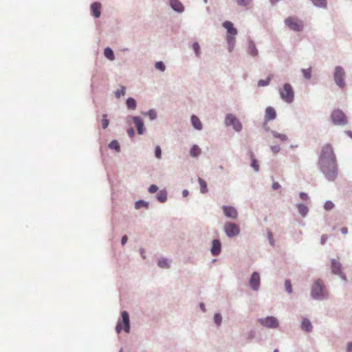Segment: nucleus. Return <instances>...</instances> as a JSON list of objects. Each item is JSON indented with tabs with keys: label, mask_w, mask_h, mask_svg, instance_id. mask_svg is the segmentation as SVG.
<instances>
[{
	"label": "nucleus",
	"mask_w": 352,
	"mask_h": 352,
	"mask_svg": "<svg viewBox=\"0 0 352 352\" xmlns=\"http://www.w3.org/2000/svg\"><path fill=\"white\" fill-rule=\"evenodd\" d=\"M318 166L320 170L329 181H333L338 175V165L336 160H318Z\"/></svg>",
	"instance_id": "f257e3e1"
},
{
	"label": "nucleus",
	"mask_w": 352,
	"mask_h": 352,
	"mask_svg": "<svg viewBox=\"0 0 352 352\" xmlns=\"http://www.w3.org/2000/svg\"><path fill=\"white\" fill-rule=\"evenodd\" d=\"M223 26L227 30L226 41L228 44L229 51L231 52L234 47L237 30L234 28L233 23L229 21L223 22Z\"/></svg>",
	"instance_id": "f03ea898"
},
{
	"label": "nucleus",
	"mask_w": 352,
	"mask_h": 352,
	"mask_svg": "<svg viewBox=\"0 0 352 352\" xmlns=\"http://www.w3.org/2000/svg\"><path fill=\"white\" fill-rule=\"evenodd\" d=\"M311 296L315 299L327 298L328 294L321 280H316L311 287Z\"/></svg>",
	"instance_id": "7ed1b4c3"
},
{
	"label": "nucleus",
	"mask_w": 352,
	"mask_h": 352,
	"mask_svg": "<svg viewBox=\"0 0 352 352\" xmlns=\"http://www.w3.org/2000/svg\"><path fill=\"white\" fill-rule=\"evenodd\" d=\"M285 25L292 30L300 32L302 30L303 23L295 16H289L285 20Z\"/></svg>",
	"instance_id": "20e7f679"
},
{
	"label": "nucleus",
	"mask_w": 352,
	"mask_h": 352,
	"mask_svg": "<svg viewBox=\"0 0 352 352\" xmlns=\"http://www.w3.org/2000/svg\"><path fill=\"white\" fill-rule=\"evenodd\" d=\"M281 98L287 103H291L294 100V93L293 89L289 83H285L279 91Z\"/></svg>",
	"instance_id": "39448f33"
},
{
	"label": "nucleus",
	"mask_w": 352,
	"mask_h": 352,
	"mask_svg": "<svg viewBox=\"0 0 352 352\" xmlns=\"http://www.w3.org/2000/svg\"><path fill=\"white\" fill-rule=\"evenodd\" d=\"M122 321L118 322L116 326V331L119 333L122 330L126 333H129L130 330L129 316V314L124 311L121 314Z\"/></svg>",
	"instance_id": "423d86ee"
},
{
	"label": "nucleus",
	"mask_w": 352,
	"mask_h": 352,
	"mask_svg": "<svg viewBox=\"0 0 352 352\" xmlns=\"http://www.w3.org/2000/svg\"><path fill=\"white\" fill-rule=\"evenodd\" d=\"M318 160H325V161L328 160H336L333 147L331 144H327L322 147Z\"/></svg>",
	"instance_id": "0eeeda50"
},
{
	"label": "nucleus",
	"mask_w": 352,
	"mask_h": 352,
	"mask_svg": "<svg viewBox=\"0 0 352 352\" xmlns=\"http://www.w3.org/2000/svg\"><path fill=\"white\" fill-rule=\"evenodd\" d=\"M331 118L333 124L336 125H344L347 123L346 117L340 109L334 110L331 113Z\"/></svg>",
	"instance_id": "6e6552de"
},
{
	"label": "nucleus",
	"mask_w": 352,
	"mask_h": 352,
	"mask_svg": "<svg viewBox=\"0 0 352 352\" xmlns=\"http://www.w3.org/2000/svg\"><path fill=\"white\" fill-rule=\"evenodd\" d=\"M225 123L227 126H232L236 131H240L242 129V124L239 120L232 114H228Z\"/></svg>",
	"instance_id": "1a4fd4ad"
},
{
	"label": "nucleus",
	"mask_w": 352,
	"mask_h": 352,
	"mask_svg": "<svg viewBox=\"0 0 352 352\" xmlns=\"http://www.w3.org/2000/svg\"><path fill=\"white\" fill-rule=\"evenodd\" d=\"M345 72L342 67L338 66L335 69L334 73V80L338 86L340 88H343L345 85L344 82V77Z\"/></svg>",
	"instance_id": "9d476101"
},
{
	"label": "nucleus",
	"mask_w": 352,
	"mask_h": 352,
	"mask_svg": "<svg viewBox=\"0 0 352 352\" xmlns=\"http://www.w3.org/2000/svg\"><path fill=\"white\" fill-rule=\"evenodd\" d=\"M224 231L228 236L232 237L239 234L240 228L236 223L228 222L224 225Z\"/></svg>",
	"instance_id": "9b49d317"
},
{
	"label": "nucleus",
	"mask_w": 352,
	"mask_h": 352,
	"mask_svg": "<svg viewBox=\"0 0 352 352\" xmlns=\"http://www.w3.org/2000/svg\"><path fill=\"white\" fill-rule=\"evenodd\" d=\"M258 322L265 327L267 328H277L279 325L278 320L273 316H268L265 318H261Z\"/></svg>",
	"instance_id": "f8f14e48"
},
{
	"label": "nucleus",
	"mask_w": 352,
	"mask_h": 352,
	"mask_svg": "<svg viewBox=\"0 0 352 352\" xmlns=\"http://www.w3.org/2000/svg\"><path fill=\"white\" fill-rule=\"evenodd\" d=\"M331 268L333 274H338L341 276L342 278L345 279V276L342 273V265L338 261L332 259L331 262Z\"/></svg>",
	"instance_id": "ddd939ff"
},
{
	"label": "nucleus",
	"mask_w": 352,
	"mask_h": 352,
	"mask_svg": "<svg viewBox=\"0 0 352 352\" xmlns=\"http://www.w3.org/2000/svg\"><path fill=\"white\" fill-rule=\"evenodd\" d=\"M222 210L224 212V214L227 217L231 219H236L238 216V212L235 208L232 206H223Z\"/></svg>",
	"instance_id": "4468645a"
},
{
	"label": "nucleus",
	"mask_w": 352,
	"mask_h": 352,
	"mask_svg": "<svg viewBox=\"0 0 352 352\" xmlns=\"http://www.w3.org/2000/svg\"><path fill=\"white\" fill-rule=\"evenodd\" d=\"M260 285V276L258 273L254 272L250 279V286L253 290H258Z\"/></svg>",
	"instance_id": "2eb2a0df"
},
{
	"label": "nucleus",
	"mask_w": 352,
	"mask_h": 352,
	"mask_svg": "<svg viewBox=\"0 0 352 352\" xmlns=\"http://www.w3.org/2000/svg\"><path fill=\"white\" fill-rule=\"evenodd\" d=\"M276 117L275 109L272 107H268L265 109V119L266 121L274 120Z\"/></svg>",
	"instance_id": "dca6fc26"
},
{
	"label": "nucleus",
	"mask_w": 352,
	"mask_h": 352,
	"mask_svg": "<svg viewBox=\"0 0 352 352\" xmlns=\"http://www.w3.org/2000/svg\"><path fill=\"white\" fill-rule=\"evenodd\" d=\"M133 122L136 125L138 132L139 134H142L144 131V123L142 119L139 117H133Z\"/></svg>",
	"instance_id": "f3484780"
},
{
	"label": "nucleus",
	"mask_w": 352,
	"mask_h": 352,
	"mask_svg": "<svg viewBox=\"0 0 352 352\" xmlns=\"http://www.w3.org/2000/svg\"><path fill=\"white\" fill-rule=\"evenodd\" d=\"M170 5L177 12H182L184 11V6L179 0H170Z\"/></svg>",
	"instance_id": "a211bd4d"
},
{
	"label": "nucleus",
	"mask_w": 352,
	"mask_h": 352,
	"mask_svg": "<svg viewBox=\"0 0 352 352\" xmlns=\"http://www.w3.org/2000/svg\"><path fill=\"white\" fill-rule=\"evenodd\" d=\"M211 252L214 256L218 255L221 252V243L219 240L214 239L212 241Z\"/></svg>",
	"instance_id": "6ab92c4d"
},
{
	"label": "nucleus",
	"mask_w": 352,
	"mask_h": 352,
	"mask_svg": "<svg viewBox=\"0 0 352 352\" xmlns=\"http://www.w3.org/2000/svg\"><path fill=\"white\" fill-rule=\"evenodd\" d=\"M300 327L302 331H305L306 332H310L313 328L309 320L305 318L302 319Z\"/></svg>",
	"instance_id": "aec40b11"
},
{
	"label": "nucleus",
	"mask_w": 352,
	"mask_h": 352,
	"mask_svg": "<svg viewBox=\"0 0 352 352\" xmlns=\"http://www.w3.org/2000/svg\"><path fill=\"white\" fill-rule=\"evenodd\" d=\"M91 8L93 15L96 18H98L100 16L101 4L98 2H94Z\"/></svg>",
	"instance_id": "412c9836"
},
{
	"label": "nucleus",
	"mask_w": 352,
	"mask_h": 352,
	"mask_svg": "<svg viewBox=\"0 0 352 352\" xmlns=\"http://www.w3.org/2000/svg\"><path fill=\"white\" fill-rule=\"evenodd\" d=\"M191 122H192L193 126L195 127V129H196L197 130H201L202 129L201 122L200 120L199 119V118L197 117L196 116H192Z\"/></svg>",
	"instance_id": "4be33fe9"
},
{
	"label": "nucleus",
	"mask_w": 352,
	"mask_h": 352,
	"mask_svg": "<svg viewBox=\"0 0 352 352\" xmlns=\"http://www.w3.org/2000/svg\"><path fill=\"white\" fill-rule=\"evenodd\" d=\"M248 52L252 56H256L258 54V50L253 42H250L249 43Z\"/></svg>",
	"instance_id": "5701e85b"
},
{
	"label": "nucleus",
	"mask_w": 352,
	"mask_h": 352,
	"mask_svg": "<svg viewBox=\"0 0 352 352\" xmlns=\"http://www.w3.org/2000/svg\"><path fill=\"white\" fill-rule=\"evenodd\" d=\"M297 208L298 210V212L302 216V217H305L308 212V208L302 204H299L297 205Z\"/></svg>",
	"instance_id": "b1692460"
},
{
	"label": "nucleus",
	"mask_w": 352,
	"mask_h": 352,
	"mask_svg": "<svg viewBox=\"0 0 352 352\" xmlns=\"http://www.w3.org/2000/svg\"><path fill=\"white\" fill-rule=\"evenodd\" d=\"M104 55L107 58L109 59L110 60H113L115 58L113 52L109 47L105 48L104 51Z\"/></svg>",
	"instance_id": "393cba45"
},
{
	"label": "nucleus",
	"mask_w": 352,
	"mask_h": 352,
	"mask_svg": "<svg viewBox=\"0 0 352 352\" xmlns=\"http://www.w3.org/2000/svg\"><path fill=\"white\" fill-rule=\"evenodd\" d=\"M126 103L127 107L130 109H135L136 108V101L133 98H129Z\"/></svg>",
	"instance_id": "a878e982"
},
{
	"label": "nucleus",
	"mask_w": 352,
	"mask_h": 352,
	"mask_svg": "<svg viewBox=\"0 0 352 352\" xmlns=\"http://www.w3.org/2000/svg\"><path fill=\"white\" fill-rule=\"evenodd\" d=\"M157 199L159 201L163 203L164 202L166 199H167V193H166V190H161L157 196Z\"/></svg>",
	"instance_id": "bb28decb"
},
{
	"label": "nucleus",
	"mask_w": 352,
	"mask_h": 352,
	"mask_svg": "<svg viewBox=\"0 0 352 352\" xmlns=\"http://www.w3.org/2000/svg\"><path fill=\"white\" fill-rule=\"evenodd\" d=\"M190 153L192 157H197L201 153V149L199 148L198 146L194 145L191 148Z\"/></svg>",
	"instance_id": "cd10ccee"
},
{
	"label": "nucleus",
	"mask_w": 352,
	"mask_h": 352,
	"mask_svg": "<svg viewBox=\"0 0 352 352\" xmlns=\"http://www.w3.org/2000/svg\"><path fill=\"white\" fill-rule=\"evenodd\" d=\"M199 185H200V190L202 193H205L207 192V184L206 182L201 178H199L198 179Z\"/></svg>",
	"instance_id": "c85d7f7f"
},
{
	"label": "nucleus",
	"mask_w": 352,
	"mask_h": 352,
	"mask_svg": "<svg viewBox=\"0 0 352 352\" xmlns=\"http://www.w3.org/2000/svg\"><path fill=\"white\" fill-rule=\"evenodd\" d=\"M109 147L111 149H114L116 151L119 152L120 150V146L118 141L113 140L109 144Z\"/></svg>",
	"instance_id": "c756f323"
},
{
	"label": "nucleus",
	"mask_w": 352,
	"mask_h": 352,
	"mask_svg": "<svg viewBox=\"0 0 352 352\" xmlns=\"http://www.w3.org/2000/svg\"><path fill=\"white\" fill-rule=\"evenodd\" d=\"M272 135L274 138L279 139L282 142H285L287 140V137L285 134L278 133L276 131H273Z\"/></svg>",
	"instance_id": "7c9ffc66"
},
{
	"label": "nucleus",
	"mask_w": 352,
	"mask_h": 352,
	"mask_svg": "<svg viewBox=\"0 0 352 352\" xmlns=\"http://www.w3.org/2000/svg\"><path fill=\"white\" fill-rule=\"evenodd\" d=\"M125 94V87L120 86V87L117 89L115 92V96L117 98H120L121 96H124Z\"/></svg>",
	"instance_id": "2f4dec72"
},
{
	"label": "nucleus",
	"mask_w": 352,
	"mask_h": 352,
	"mask_svg": "<svg viewBox=\"0 0 352 352\" xmlns=\"http://www.w3.org/2000/svg\"><path fill=\"white\" fill-rule=\"evenodd\" d=\"M148 204L144 201L140 200L135 202V208L136 209H140L141 208H148Z\"/></svg>",
	"instance_id": "473e14b6"
},
{
	"label": "nucleus",
	"mask_w": 352,
	"mask_h": 352,
	"mask_svg": "<svg viewBox=\"0 0 352 352\" xmlns=\"http://www.w3.org/2000/svg\"><path fill=\"white\" fill-rule=\"evenodd\" d=\"M272 76H269L265 80H260L258 82V87H264V86L268 85L272 79Z\"/></svg>",
	"instance_id": "72a5a7b5"
},
{
	"label": "nucleus",
	"mask_w": 352,
	"mask_h": 352,
	"mask_svg": "<svg viewBox=\"0 0 352 352\" xmlns=\"http://www.w3.org/2000/svg\"><path fill=\"white\" fill-rule=\"evenodd\" d=\"M312 3L318 7H326L327 0H311Z\"/></svg>",
	"instance_id": "f704fd0d"
},
{
	"label": "nucleus",
	"mask_w": 352,
	"mask_h": 352,
	"mask_svg": "<svg viewBox=\"0 0 352 352\" xmlns=\"http://www.w3.org/2000/svg\"><path fill=\"white\" fill-rule=\"evenodd\" d=\"M158 265L162 268H166L169 267L168 260L165 258L160 259L158 261Z\"/></svg>",
	"instance_id": "c9c22d12"
},
{
	"label": "nucleus",
	"mask_w": 352,
	"mask_h": 352,
	"mask_svg": "<svg viewBox=\"0 0 352 352\" xmlns=\"http://www.w3.org/2000/svg\"><path fill=\"white\" fill-rule=\"evenodd\" d=\"M302 72L305 78L309 79L311 76V68L303 69H302Z\"/></svg>",
	"instance_id": "e433bc0d"
},
{
	"label": "nucleus",
	"mask_w": 352,
	"mask_h": 352,
	"mask_svg": "<svg viewBox=\"0 0 352 352\" xmlns=\"http://www.w3.org/2000/svg\"><path fill=\"white\" fill-rule=\"evenodd\" d=\"M101 122L103 129H106L108 126L109 122V120L107 119V116L106 114H104L102 116Z\"/></svg>",
	"instance_id": "4c0bfd02"
},
{
	"label": "nucleus",
	"mask_w": 352,
	"mask_h": 352,
	"mask_svg": "<svg viewBox=\"0 0 352 352\" xmlns=\"http://www.w3.org/2000/svg\"><path fill=\"white\" fill-rule=\"evenodd\" d=\"M334 207V204L331 201H327L324 203V208L326 210H330Z\"/></svg>",
	"instance_id": "58836bf2"
},
{
	"label": "nucleus",
	"mask_w": 352,
	"mask_h": 352,
	"mask_svg": "<svg viewBox=\"0 0 352 352\" xmlns=\"http://www.w3.org/2000/svg\"><path fill=\"white\" fill-rule=\"evenodd\" d=\"M155 68L157 69H159V70L162 71V72H164L165 70L166 67H165V65L163 63V62L159 61V62H157L155 63Z\"/></svg>",
	"instance_id": "ea45409f"
},
{
	"label": "nucleus",
	"mask_w": 352,
	"mask_h": 352,
	"mask_svg": "<svg viewBox=\"0 0 352 352\" xmlns=\"http://www.w3.org/2000/svg\"><path fill=\"white\" fill-rule=\"evenodd\" d=\"M252 0H237V3L240 6H248Z\"/></svg>",
	"instance_id": "a19ab883"
},
{
	"label": "nucleus",
	"mask_w": 352,
	"mask_h": 352,
	"mask_svg": "<svg viewBox=\"0 0 352 352\" xmlns=\"http://www.w3.org/2000/svg\"><path fill=\"white\" fill-rule=\"evenodd\" d=\"M285 289L289 294L292 292V284L289 280H286L285 282Z\"/></svg>",
	"instance_id": "79ce46f5"
},
{
	"label": "nucleus",
	"mask_w": 352,
	"mask_h": 352,
	"mask_svg": "<svg viewBox=\"0 0 352 352\" xmlns=\"http://www.w3.org/2000/svg\"><path fill=\"white\" fill-rule=\"evenodd\" d=\"M221 316L219 314H216L214 316V321L217 325H220L221 322Z\"/></svg>",
	"instance_id": "37998d69"
},
{
	"label": "nucleus",
	"mask_w": 352,
	"mask_h": 352,
	"mask_svg": "<svg viewBox=\"0 0 352 352\" xmlns=\"http://www.w3.org/2000/svg\"><path fill=\"white\" fill-rule=\"evenodd\" d=\"M251 166L255 170V171H258V170H259V165H258L257 161L255 159H254L253 157L252 159Z\"/></svg>",
	"instance_id": "c03bdc74"
},
{
	"label": "nucleus",
	"mask_w": 352,
	"mask_h": 352,
	"mask_svg": "<svg viewBox=\"0 0 352 352\" xmlns=\"http://www.w3.org/2000/svg\"><path fill=\"white\" fill-rule=\"evenodd\" d=\"M155 157L158 159L161 158V155H162V151H161V148L160 146H157L155 148Z\"/></svg>",
	"instance_id": "a18cd8bd"
},
{
	"label": "nucleus",
	"mask_w": 352,
	"mask_h": 352,
	"mask_svg": "<svg viewBox=\"0 0 352 352\" xmlns=\"http://www.w3.org/2000/svg\"><path fill=\"white\" fill-rule=\"evenodd\" d=\"M192 48L197 56L199 54V45L198 43H194L192 45Z\"/></svg>",
	"instance_id": "49530a36"
},
{
	"label": "nucleus",
	"mask_w": 352,
	"mask_h": 352,
	"mask_svg": "<svg viewBox=\"0 0 352 352\" xmlns=\"http://www.w3.org/2000/svg\"><path fill=\"white\" fill-rule=\"evenodd\" d=\"M157 190L158 187L155 184L151 185L150 187L148 188V192L150 193H155L157 191Z\"/></svg>",
	"instance_id": "de8ad7c7"
},
{
	"label": "nucleus",
	"mask_w": 352,
	"mask_h": 352,
	"mask_svg": "<svg viewBox=\"0 0 352 352\" xmlns=\"http://www.w3.org/2000/svg\"><path fill=\"white\" fill-rule=\"evenodd\" d=\"M146 114L151 120H154L156 118V113L154 110H150Z\"/></svg>",
	"instance_id": "09e8293b"
},
{
	"label": "nucleus",
	"mask_w": 352,
	"mask_h": 352,
	"mask_svg": "<svg viewBox=\"0 0 352 352\" xmlns=\"http://www.w3.org/2000/svg\"><path fill=\"white\" fill-rule=\"evenodd\" d=\"M271 150L274 154H276L279 152L280 147L279 146H273L271 147Z\"/></svg>",
	"instance_id": "8fccbe9b"
},
{
	"label": "nucleus",
	"mask_w": 352,
	"mask_h": 352,
	"mask_svg": "<svg viewBox=\"0 0 352 352\" xmlns=\"http://www.w3.org/2000/svg\"><path fill=\"white\" fill-rule=\"evenodd\" d=\"M273 190H278L280 188V185L277 182H274L272 186Z\"/></svg>",
	"instance_id": "3c124183"
},
{
	"label": "nucleus",
	"mask_w": 352,
	"mask_h": 352,
	"mask_svg": "<svg viewBox=\"0 0 352 352\" xmlns=\"http://www.w3.org/2000/svg\"><path fill=\"white\" fill-rule=\"evenodd\" d=\"M127 133H128L129 136H130L131 138H133L135 135V131H134L133 129L130 128L127 130Z\"/></svg>",
	"instance_id": "603ef678"
},
{
	"label": "nucleus",
	"mask_w": 352,
	"mask_h": 352,
	"mask_svg": "<svg viewBox=\"0 0 352 352\" xmlns=\"http://www.w3.org/2000/svg\"><path fill=\"white\" fill-rule=\"evenodd\" d=\"M300 197L302 200H307L308 199L307 195L306 193H305V192H300Z\"/></svg>",
	"instance_id": "864d4df0"
},
{
	"label": "nucleus",
	"mask_w": 352,
	"mask_h": 352,
	"mask_svg": "<svg viewBox=\"0 0 352 352\" xmlns=\"http://www.w3.org/2000/svg\"><path fill=\"white\" fill-rule=\"evenodd\" d=\"M128 240V237L126 235H124L122 237V239H121V243L122 245H125L126 241Z\"/></svg>",
	"instance_id": "5fc2aeb1"
},
{
	"label": "nucleus",
	"mask_w": 352,
	"mask_h": 352,
	"mask_svg": "<svg viewBox=\"0 0 352 352\" xmlns=\"http://www.w3.org/2000/svg\"><path fill=\"white\" fill-rule=\"evenodd\" d=\"M346 351L352 352V342L347 344Z\"/></svg>",
	"instance_id": "6e6d98bb"
},
{
	"label": "nucleus",
	"mask_w": 352,
	"mask_h": 352,
	"mask_svg": "<svg viewBox=\"0 0 352 352\" xmlns=\"http://www.w3.org/2000/svg\"><path fill=\"white\" fill-rule=\"evenodd\" d=\"M327 240V235H322L321 237V243L323 245Z\"/></svg>",
	"instance_id": "4d7b16f0"
},
{
	"label": "nucleus",
	"mask_w": 352,
	"mask_h": 352,
	"mask_svg": "<svg viewBox=\"0 0 352 352\" xmlns=\"http://www.w3.org/2000/svg\"><path fill=\"white\" fill-rule=\"evenodd\" d=\"M341 232H342V234H346V233H347L348 230H347V228H341Z\"/></svg>",
	"instance_id": "13d9d810"
},
{
	"label": "nucleus",
	"mask_w": 352,
	"mask_h": 352,
	"mask_svg": "<svg viewBox=\"0 0 352 352\" xmlns=\"http://www.w3.org/2000/svg\"><path fill=\"white\" fill-rule=\"evenodd\" d=\"M182 195L184 197H186L188 195V191L187 190H184L182 192Z\"/></svg>",
	"instance_id": "bf43d9fd"
},
{
	"label": "nucleus",
	"mask_w": 352,
	"mask_h": 352,
	"mask_svg": "<svg viewBox=\"0 0 352 352\" xmlns=\"http://www.w3.org/2000/svg\"><path fill=\"white\" fill-rule=\"evenodd\" d=\"M200 307H201V309H202L203 311H205V308H204V304H201V305H200Z\"/></svg>",
	"instance_id": "052dcab7"
},
{
	"label": "nucleus",
	"mask_w": 352,
	"mask_h": 352,
	"mask_svg": "<svg viewBox=\"0 0 352 352\" xmlns=\"http://www.w3.org/2000/svg\"><path fill=\"white\" fill-rule=\"evenodd\" d=\"M348 134L349 136H351L352 138V132L349 131V132H348Z\"/></svg>",
	"instance_id": "680f3d73"
},
{
	"label": "nucleus",
	"mask_w": 352,
	"mask_h": 352,
	"mask_svg": "<svg viewBox=\"0 0 352 352\" xmlns=\"http://www.w3.org/2000/svg\"><path fill=\"white\" fill-rule=\"evenodd\" d=\"M274 352H278V349H275Z\"/></svg>",
	"instance_id": "e2e57ef3"
},
{
	"label": "nucleus",
	"mask_w": 352,
	"mask_h": 352,
	"mask_svg": "<svg viewBox=\"0 0 352 352\" xmlns=\"http://www.w3.org/2000/svg\"><path fill=\"white\" fill-rule=\"evenodd\" d=\"M120 352H122V350L121 349V350L120 351Z\"/></svg>",
	"instance_id": "0e129e2a"
}]
</instances>
